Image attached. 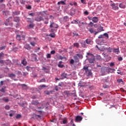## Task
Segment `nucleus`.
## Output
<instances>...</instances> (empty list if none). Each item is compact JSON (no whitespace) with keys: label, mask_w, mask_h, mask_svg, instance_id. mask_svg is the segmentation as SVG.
<instances>
[{"label":"nucleus","mask_w":126,"mask_h":126,"mask_svg":"<svg viewBox=\"0 0 126 126\" xmlns=\"http://www.w3.org/2000/svg\"><path fill=\"white\" fill-rule=\"evenodd\" d=\"M63 22H67V21H68V16H64L63 19Z\"/></svg>","instance_id":"obj_15"},{"label":"nucleus","mask_w":126,"mask_h":126,"mask_svg":"<svg viewBox=\"0 0 126 126\" xmlns=\"http://www.w3.org/2000/svg\"><path fill=\"white\" fill-rule=\"evenodd\" d=\"M74 23L76 24H79V23H80V21L79 20H74Z\"/></svg>","instance_id":"obj_39"},{"label":"nucleus","mask_w":126,"mask_h":126,"mask_svg":"<svg viewBox=\"0 0 126 126\" xmlns=\"http://www.w3.org/2000/svg\"><path fill=\"white\" fill-rule=\"evenodd\" d=\"M83 69L85 70L86 72L89 70V69H88V66H84Z\"/></svg>","instance_id":"obj_40"},{"label":"nucleus","mask_w":126,"mask_h":126,"mask_svg":"<svg viewBox=\"0 0 126 126\" xmlns=\"http://www.w3.org/2000/svg\"><path fill=\"white\" fill-rule=\"evenodd\" d=\"M32 61L36 62L37 61V56L35 54H33L32 58Z\"/></svg>","instance_id":"obj_9"},{"label":"nucleus","mask_w":126,"mask_h":126,"mask_svg":"<svg viewBox=\"0 0 126 126\" xmlns=\"http://www.w3.org/2000/svg\"><path fill=\"white\" fill-rule=\"evenodd\" d=\"M89 31L90 32V33H94L95 32V31H94V30L93 29V28H90L89 29Z\"/></svg>","instance_id":"obj_37"},{"label":"nucleus","mask_w":126,"mask_h":126,"mask_svg":"<svg viewBox=\"0 0 126 126\" xmlns=\"http://www.w3.org/2000/svg\"><path fill=\"white\" fill-rule=\"evenodd\" d=\"M27 19L28 20V22H30V23H33L34 22V20H32L30 18H28Z\"/></svg>","instance_id":"obj_32"},{"label":"nucleus","mask_w":126,"mask_h":126,"mask_svg":"<svg viewBox=\"0 0 126 126\" xmlns=\"http://www.w3.org/2000/svg\"><path fill=\"white\" fill-rule=\"evenodd\" d=\"M112 50H113V49L111 48V47L108 48V51H109V53H111Z\"/></svg>","instance_id":"obj_63"},{"label":"nucleus","mask_w":126,"mask_h":126,"mask_svg":"<svg viewBox=\"0 0 126 126\" xmlns=\"http://www.w3.org/2000/svg\"><path fill=\"white\" fill-rule=\"evenodd\" d=\"M107 68H108V70H112V71H116V69L114 68L112 69L110 67H108Z\"/></svg>","instance_id":"obj_46"},{"label":"nucleus","mask_w":126,"mask_h":126,"mask_svg":"<svg viewBox=\"0 0 126 126\" xmlns=\"http://www.w3.org/2000/svg\"><path fill=\"white\" fill-rule=\"evenodd\" d=\"M89 25V26H91V27H93L94 24L92 23V22H90Z\"/></svg>","instance_id":"obj_49"},{"label":"nucleus","mask_w":126,"mask_h":126,"mask_svg":"<svg viewBox=\"0 0 126 126\" xmlns=\"http://www.w3.org/2000/svg\"><path fill=\"white\" fill-rule=\"evenodd\" d=\"M98 50L104 52V51H106V48H105V47L104 46H101L99 47V48H98Z\"/></svg>","instance_id":"obj_16"},{"label":"nucleus","mask_w":126,"mask_h":126,"mask_svg":"<svg viewBox=\"0 0 126 126\" xmlns=\"http://www.w3.org/2000/svg\"><path fill=\"white\" fill-rule=\"evenodd\" d=\"M32 104V105H38V104H39V102H38L37 101H36V100H33Z\"/></svg>","instance_id":"obj_26"},{"label":"nucleus","mask_w":126,"mask_h":126,"mask_svg":"<svg viewBox=\"0 0 126 126\" xmlns=\"http://www.w3.org/2000/svg\"><path fill=\"white\" fill-rule=\"evenodd\" d=\"M50 28L57 29V28H59V25L57 24H56L55 22H52L50 23Z\"/></svg>","instance_id":"obj_1"},{"label":"nucleus","mask_w":126,"mask_h":126,"mask_svg":"<svg viewBox=\"0 0 126 126\" xmlns=\"http://www.w3.org/2000/svg\"><path fill=\"white\" fill-rule=\"evenodd\" d=\"M16 75L13 73H11L9 74V77H10L11 78H12V77H15Z\"/></svg>","instance_id":"obj_29"},{"label":"nucleus","mask_w":126,"mask_h":126,"mask_svg":"<svg viewBox=\"0 0 126 126\" xmlns=\"http://www.w3.org/2000/svg\"><path fill=\"white\" fill-rule=\"evenodd\" d=\"M22 63L24 65H26V64H27V62H26V59H24L22 61Z\"/></svg>","instance_id":"obj_24"},{"label":"nucleus","mask_w":126,"mask_h":126,"mask_svg":"<svg viewBox=\"0 0 126 126\" xmlns=\"http://www.w3.org/2000/svg\"><path fill=\"white\" fill-rule=\"evenodd\" d=\"M84 14H85V15H88V14H89V12L87 11H85L84 12Z\"/></svg>","instance_id":"obj_54"},{"label":"nucleus","mask_w":126,"mask_h":126,"mask_svg":"<svg viewBox=\"0 0 126 126\" xmlns=\"http://www.w3.org/2000/svg\"><path fill=\"white\" fill-rule=\"evenodd\" d=\"M41 88H45L46 87H48V86H46L45 85H42L40 86Z\"/></svg>","instance_id":"obj_51"},{"label":"nucleus","mask_w":126,"mask_h":126,"mask_svg":"<svg viewBox=\"0 0 126 126\" xmlns=\"http://www.w3.org/2000/svg\"><path fill=\"white\" fill-rule=\"evenodd\" d=\"M2 13L4 16H7V15H9V12L8 11H3Z\"/></svg>","instance_id":"obj_8"},{"label":"nucleus","mask_w":126,"mask_h":126,"mask_svg":"<svg viewBox=\"0 0 126 126\" xmlns=\"http://www.w3.org/2000/svg\"><path fill=\"white\" fill-rule=\"evenodd\" d=\"M87 74H88V76H92V72H91V70H88L86 72Z\"/></svg>","instance_id":"obj_12"},{"label":"nucleus","mask_w":126,"mask_h":126,"mask_svg":"<svg viewBox=\"0 0 126 126\" xmlns=\"http://www.w3.org/2000/svg\"><path fill=\"white\" fill-rule=\"evenodd\" d=\"M89 62L90 63H93L95 62V58H90L89 59Z\"/></svg>","instance_id":"obj_13"},{"label":"nucleus","mask_w":126,"mask_h":126,"mask_svg":"<svg viewBox=\"0 0 126 126\" xmlns=\"http://www.w3.org/2000/svg\"><path fill=\"white\" fill-rule=\"evenodd\" d=\"M117 82H118V83H121V82H124L123 81V79H117Z\"/></svg>","instance_id":"obj_41"},{"label":"nucleus","mask_w":126,"mask_h":126,"mask_svg":"<svg viewBox=\"0 0 126 126\" xmlns=\"http://www.w3.org/2000/svg\"><path fill=\"white\" fill-rule=\"evenodd\" d=\"M25 49H26L27 50H30L31 49V47H30V45L29 44H26L24 46Z\"/></svg>","instance_id":"obj_21"},{"label":"nucleus","mask_w":126,"mask_h":126,"mask_svg":"<svg viewBox=\"0 0 126 126\" xmlns=\"http://www.w3.org/2000/svg\"><path fill=\"white\" fill-rule=\"evenodd\" d=\"M106 72H107V69L105 68H101V73L102 76L106 75V74H107Z\"/></svg>","instance_id":"obj_5"},{"label":"nucleus","mask_w":126,"mask_h":126,"mask_svg":"<svg viewBox=\"0 0 126 126\" xmlns=\"http://www.w3.org/2000/svg\"><path fill=\"white\" fill-rule=\"evenodd\" d=\"M83 118L80 116H77L76 117L75 119V122L76 123H80V122H81L82 121Z\"/></svg>","instance_id":"obj_3"},{"label":"nucleus","mask_w":126,"mask_h":126,"mask_svg":"<svg viewBox=\"0 0 126 126\" xmlns=\"http://www.w3.org/2000/svg\"><path fill=\"white\" fill-rule=\"evenodd\" d=\"M66 73H63L61 75V79H64V78H66Z\"/></svg>","instance_id":"obj_7"},{"label":"nucleus","mask_w":126,"mask_h":126,"mask_svg":"<svg viewBox=\"0 0 126 126\" xmlns=\"http://www.w3.org/2000/svg\"><path fill=\"white\" fill-rule=\"evenodd\" d=\"M14 21H15V22H19V21H20V20L19 19V18L16 17L14 18Z\"/></svg>","instance_id":"obj_28"},{"label":"nucleus","mask_w":126,"mask_h":126,"mask_svg":"<svg viewBox=\"0 0 126 126\" xmlns=\"http://www.w3.org/2000/svg\"><path fill=\"white\" fill-rule=\"evenodd\" d=\"M97 31L100 32L104 31V29H103V27H100L97 28Z\"/></svg>","instance_id":"obj_18"},{"label":"nucleus","mask_w":126,"mask_h":126,"mask_svg":"<svg viewBox=\"0 0 126 126\" xmlns=\"http://www.w3.org/2000/svg\"><path fill=\"white\" fill-rule=\"evenodd\" d=\"M3 101H4V102H7L9 101V99L8 97H4L2 99Z\"/></svg>","instance_id":"obj_27"},{"label":"nucleus","mask_w":126,"mask_h":126,"mask_svg":"<svg viewBox=\"0 0 126 126\" xmlns=\"http://www.w3.org/2000/svg\"><path fill=\"white\" fill-rule=\"evenodd\" d=\"M49 36L52 38H55V37H56V34L54 33H53L50 34Z\"/></svg>","instance_id":"obj_34"},{"label":"nucleus","mask_w":126,"mask_h":126,"mask_svg":"<svg viewBox=\"0 0 126 126\" xmlns=\"http://www.w3.org/2000/svg\"><path fill=\"white\" fill-rule=\"evenodd\" d=\"M29 15H30V16H34L35 15V13H30L29 14Z\"/></svg>","instance_id":"obj_58"},{"label":"nucleus","mask_w":126,"mask_h":126,"mask_svg":"<svg viewBox=\"0 0 126 126\" xmlns=\"http://www.w3.org/2000/svg\"><path fill=\"white\" fill-rule=\"evenodd\" d=\"M78 86H80V87H83V86H84V84L82 81H80V82L78 83Z\"/></svg>","instance_id":"obj_25"},{"label":"nucleus","mask_w":126,"mask_h":126,"mask_svg":"<svg viewBox=\"0 0 126 126\" xmlns=\"http://www.w3.org/2000/svg\"><path fill=\"white\" fill-rule=\"evenodd\" d=\"M45 19L46 20V21L44 22V24H48L49 18L48 17H46L45 18Z\"/></svg>","instance_id":"obj_31"},{"label":"nucleus","mask_w":126,"mask_h":126,"mask_svg":"<svg viewBox=\"0 0 126 126\" xmlns=\"http://www.w3.org/2000/svg\"><path fill=\"white\" fill-rule=\"evenodd\" d=\"M16 119H20L21 118V115L20 114H18L16 117Z\"/></svg>","instance_id":"obj_48"},{"label":"nucleus","mask_w":126,"mask_h":126,"mask_svg":"<svg viewBox=\"0 0 126 126\" xmlns=\"http://www.w3.org/2000/svg\"><path fill=\"white\" fill-rule=\"evenodd\" d=\"M96 59L98 60V61H101L102 60V58L100 55L97 56Z\"/></svg>","instance_id":"obj_33"},{"label":"nucleus","mask_w":126,"mask_h":126,"mask_svg":"<svg viewBox=\"0 0 126 126\" xmlns=\"http://www.w3.org/2000/svg\"><path fill=\"white\" fill-rule=\"evenodd\" d=\"M92 21L94 22V23H97V22L99 21V18L97 17H94Z\"/></svg>","instance_id":"obj_6"},{"label":"nucleus","mask_w":126,"mask_h":126,"mask_svg":"<svg viewBox=\"0 0 126 126\" xmlns=\"http://www.w3.org/2000/svg\"><path fill=\"white\" fill-rule=\"evenodd\" d=\"M18 50V48L17 47H15L13 48V51L14 52H17Z\"/></svg>","instance_id":"obj_44"},{"label":"nucleus","mask_w":126,"mask_h":126,"mask_svg":"<svg viewBox=\"0 0 126 126\" xmlns=\"http://www.w3.org/2000/svg\"><path fill=\"white\" fill-rule=\"evenodd\" d=\"M30 44H31V45H32V46L33 47H35V42H34V41H33V42H31V43H30Z\"/></svg>","instance_id":"obj_45"},{"label":"nucleus","mask_w":126,"mask_h":126,"mask_svg":"<svg viewBox=\"0 0 126 126\" xmlns=\"http://www.w3.org/2000/svg\"><path fill=\"white\" fill-rule=\"evenodd\" d=\"M58 4L59 5L61 4H63V5H65L66 4H65V2H64V1H60L58 2Z\"/></svg>","instance_id":"obj_22"},{"label":"nucleus","mask_w":126,"mask_h":126,"mask_svg":"<svg viewBox=\"0 0 126 126\" xmlns=\"http://www.w3.org/2000/svg\"><path fill=\"white\" fill-rule=\"evenodd\" d=\"M76 56H77V57H78L79 58H82V55L81 54H77Z\"/></svg>","instance_id":"obj_52"},{"label":"nucleus","mask_w":126,"mask_h":126,"mask_svg":"<svg viewBox=\"0 0 126 126\" xmlns=\"http://www.w3.org/2000/svg\"><path fill=\"white\" fill-rule=\"evenodd\" d=\"M1 92H2V93H4V92H5V91H4V88H2L0 90Z\"/></svg>","instance_id":"obj_55"},{"label":"nucleus","mask_w":126,"mask_h":126,"mask_svg":"<svg viewBox=\"0 0 126 126\" xmlns=\"http://www.w3.org/2000/svg\"><path fill=\"white\" fill-rule=\"evenodd\" d=\"M87 55H88V56H91V57H94V56H93V54H91V53H87Z\"/></svg>","instance_id":"obj_61"},{"label":"nucleus","mask_w":126,"mask_h":126,"mask_svg":"<svg viewBox=\"0 0 126 126\" xmlns=\"http://www.w3.org/2000/svg\"><path fill=\"white\" fill-rule=\"evenodd\" d=\"M61 124H63V125H66V124H67V120H64L62 122Z\"/></svg>","instance_id":"obj_35"},{"label":"nucleus","mask_w":126,"mask_h":126,"mask_svg":"<svg viewBox=\"0 0 126 126\" xmlns=\"http://www.w3.org/2000/svg\"><path fill=\"white\" fill-rule=\"evenodd\" d=\"M81 3H83L84 4H86V3L85 2V0H81Z\"/></svg>","instance_id":"obj_60"},{"label":"nucleus","mask_w":126,"mask_h":126,"mask_svg":"<svg viewBox=\"0 0 126 126\" xmlns=\"http://www.w3.org/2000/svg\"><path fill=\"white\" fill-rule=\"evenodd\" d=\"M5 109H6V110H9V106H8V105L5 106Z\"/></svg>","instance_id":"obj_62"},{"label":"nucleus","mask_w":126,"mask_h":126,"mask_svg":"<svg viewBox=\"0 0 126 126\" xmlns=\"http://www.w3.org/2000/svg\"><path fill=\"white\" fill-rule=\"evenodd\" d=\"M5 48H6V46H2L0 48V50L2 51V50H5Z\"/></svg>","instance_id":"obj_38"},{"label":"nucleus","mask_w":126,"mask_h":126,"mask_svg":"<svg viewBox=\"0 0 126 126\" xmlns=\"http://www.w3.org/2000/svg\"><path fill=\"white\" fill-rule=\"evenodd\" d=\"M35 21H37L38 22H40V21H44V18L41 16H38L36 18L34 19Z\"/></svg>","instance_id":"obj_4"},{"label":"nucleus","mask_w":126,"mask_h":126,"mask_svg":"<svg viewBox=\"0 0 126 126\" xmlns=\"http://www.w3.org/2000/svg\"><path fill=\"white\" fill-rule=\"evenodd\" d=\"M39 83H41V82H46V80L45 79V78L42 79L41 80H40L39 81Z\"/></svg>","instance_id":"obj_42"},{"label":"nucleus","mask_w":126,"mask_h":126,"mask_svg":"<svg viewBox=\"0 0 126 126\" xmlns=\"http://www.w3.org/2000/svg\"><path fill=\"white\" fill-rule=\"evenodd\" d=\"M119 7H120V8H126V5L123 3H121L119 4Z\"/></svg>","instance_id":"obj_20"},{"label":"nucleus","mask_w":126,"mask_h":126,"mask_svg":"<svg viewBox=\"0 0 126 126\" xmlns=\"http://www.w3.org/2000/svg\"><path fill=\"white\" fill-rule=\"evenodd\" d=\"M110 66L112 67V66H115V63H110Z\"/></svg>","instance_id":"obj_53"},{"label":"nucleus","mask_w":126,"mask_h":126,"mask_svg":"<svg viewBox=\"0 0 126 126\" xmlns=\"http://www.w3.org/2000/svg\"><path fill=\"white\" fill-rule=\"evenodd\" d=\"M113 52L115 53L116 54H118L119 53V48L117 49H113Z\"/></svg>","instance_id":"obj_30"},{"label":"nucleus","mask_w":126,"mask_h":126,"mask_svg":"<svg viewBox=\"0 0 126 126\" xmlns=\"http://www.w3.org/2000/svg\"><path fill=\"white\" fill-rule=\"evenodd\" d=\"M73 47H75V48H77V49H78L79 48V43L77 42L74 43Z\"/></svg>","instance_id":"obj_17"},{"label":"nucleus","mask_w":126,"mask_h":126,"mask_svg":"<svg viewBox=\"0 0 126 126\" xmlns=\"http://www.w3.org/2000/svg\"><path fill=\"white\" fill-rule=\"evenodd\" d=\"M104 36L107 38V39H109V34L107 33H105L103 34V37Z\"/></svg>","instance_id":"obj_36"},{"label":"nucleus","mask_w":126,"mask_h":126,"mask_svg":"<svg viewBox=\"0 0 126 126\" xmlns=\"http://www.w3.org/2000/svg\"><path fill=\"white\" fill-rule=\"evenodd\" d=\"M117 73L118 74H120V75H123V72L120 71V70H118Z\"/></svg>","instance_id":"obj_43"},{"label":"nucleus","mask_w":126,"mask_h":126,"mask_svg":"<svg viewBox=\"0 0 126 126\" xmlns=\"http://www.w3.org/2000/svg\"><path fill=\"white\" fill-rule=\"evenodd\" d=\"M47 59H51V54H48L47 55Z\"/></svg>","instance_id":"obj_56"},{"label":"nucleus","mask_w":126,"mask_h":126,"mask_svg":"<svg viewBox=\"0 0 126 126\" xmlns=\"http://www.w3.org/2000/svg\"><path fill=\"white\" fill-rule=\"evenodd\" d=\"M51 54L52 55H55V54H56V51H55V50H52V51H51Z\"/></svg>","instance_id":"obj_57"},{"label":"nucleus","mask_w":126,"mask_h":126,"mask_svg":"<svg viewBox=\"0 0 126 126\" xmlns=\"http://www.w3.org/2000/svg\"><path fill=\"white\" fill-rule=\"evenodd\" d=\"M88 18L89 20H93V18H92V17L88 16Z\"/></svg>","instance_id":"obj_59"},{"label":"nucleus","mask_w":126,"mask_h":126,"mask_svg":"<svg viewBox=\"0 0 126 126\" xmlns=\"http://www.w3.org/2000/svg\"><path fill=\"white\" fill-rule=\"evenodd\" d=\"M98 38V39H101V38H104L103 34H101V35H99Z\"/></svg>","instance_id":"obj_50"},{"label":"nucleus","mask_w":126,"mask_h":126,"mask_svg":"<svg viewBox=\"0 0 126 126\" xmlns=\"http://www.w3.org/2000/svg\"><path fill=\"white\" fill-rule=\"evenodd\" d=\"M34 28V24H31L27 26L28 29H31V28Z\"/></svg>","instance_id":"obj_19"},{"label":"nucleus","mask_w":126,"mask_h":126,"mask_svg":"<svg viewBox=\"0 0 126 126\" xmlns=\"http://www.w3.org/2000/svg\"><path fill=\"white\" fill-rule=\"evenodd\" d=\"M70 63H71V64H73L74 63V60L71 59L70 61Z\"/></svg>","instance_id":"obj_47"},{"label":"nucleus","mask_w":126,"mask_h":126,"mask_svg":"<svg viewBox=\"0 0 126 126\" xmlns=\"http://www.w3.org/2000/svg\"><path fill=\"white\" fill-rule=\"evenodd\" d=\"M16 39L18 40V41H21V36L19 34H17L16 36Z\"/></svg>","instance_id":"obj_23"},{"label":"nucleus","mask_w":126,"mask_h":126,"mask_svg":"<svg viewBox=\"0 0 126 126\" xmlns=\"http://www.w3.org/2000/svg\"><path fill=\"white\" fill-rule=\"evenodd\" d=\"M62 63H63V62L60 61L58 64V67H60L61 68H63V67L64 66V65H63V64H62Z\"/></svg>","instance_id":"obj_14"},{"label":"nucleus","mask_w":126,"mask_h":126,"mask_svg":"<svg viewBox=\"0 0 126 126\" xmlns=\"http://www.w3.org/2000/svg\"><path fill=\"white\" fill-rule=\"evenodd\" d=\"M81 45H82V48H86V43L85 41H83L80 42Z\"/></svg>","instance_id":"obj_10"},{"label":"nucleus","mask_w":126,"mask_h":126,"mask_svg":"<svg viewBox=\"0 0 126 126\" xmlns=\"http://www.w3.org/2000/svg\"><path fill=\"white\" fill-rule=\"evenodd\" d=\"M10 19H12V17H10L8 19L6 20V22H8L10 20Z\"/></svg>","instance_id":"obj_64"},{"label":"nucleus","mask_w":126,"mask_h":126,"mask_svg":"<svg viewBox=\"0 0 126 126\" xmlns=\"http://www.w3.org/2000/svg\"><path fill=\"white\" fill-rule=\"evenodd\" d=\"M86 44H88V45H91V44L93 43V41L90 39H87L86 40Z\"/></svg>","instance_id":"obj_11"},{"label":"nucleus","mask_w":126,"mask_h":126,"mask_svg":"<svg viewBox=\"0 0 126 126\" xmlns=\"http://www.w3.org/2000/svg\"><path fill=\"white\" fill-rule=\"evenodd\" d=\"M110 5L112 7V9H113V10H118L119 6H118V4L113 3L111 4Z\"/></svg>","instance_id":"obj_2"}]
</instances>
